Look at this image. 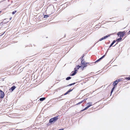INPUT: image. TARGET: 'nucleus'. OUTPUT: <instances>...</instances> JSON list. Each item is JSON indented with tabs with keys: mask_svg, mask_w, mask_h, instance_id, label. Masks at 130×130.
I'll list each match as a JSON object with an SVG mask.
<instances>
[{
	"mask_svg": "<svg viewBox=\"0 0 130 130\" xmlns=\"http://www.w3.org/2000/svg\"><path fill=\"white\" fill-rule=\"evenodd\" d=\"M10 4H9V5H8V6H10Z\"/></svg>",
	"mask_w": 130,
	"mask_h": 130,
	"instance_id": "obj_50",
	"label": "nucleus"
},
{
	"mask_svg": "<svg viewBox=\"0 0 130 130\" xmlns=\"http://www.w3.org/2000/svg\"><path fill=\"white\" fill-rule=\"evenodd\" d=\"M125 33L126 32L125 31H119L117 35L118 36L121 37H123L125 35Z\"/></svg>",
	"mask_w": 130,
	"mask_h": 130,
	"instance_id": "obj_2",
	"label": "nucleus"
},
{
	"mask_svg": "<svg viewBox=\"0 0 130 130\" xmlns=\"http://www.w3.org/2000/svg\"><path fill=\"white\" fill-rule=\"evenodd\" d=\"M89 64V63L88 62H86L85 63V64H86V65H87V64Z\"/></svg>",
	"mask_w": 130,
	"mask_h": 130,
	"instance_id": "obj_36",
	"label": "nucleus"
},
{
	"mask_svg": "<svg viewBox=\"0 0 130 130\" xmlns=\"http://www.w3.org/2000/svg\"><path fill=\"white\" fill-rule=\"evenodd\" d=\"M74 89V87L72 89H69L66 93H65L64 94H63L61 95L59 97L60 98H61V96H62L63 95H67L69 93H70V92L72 91Z\"/></svg>",
	"mask_w": 130,
	"mask_h": 130,
	"instance_id": "obj_3",
	"label": "nucleus"
},
{
	"mask_svg": "<svg viewBox=\"0 0 130 130\" xmlns=\"http://www.w3.org/2000/svg\"><path fill=\"white\" fill-rule=\"evenodd\" d=\"M49 16V15H44V18H46L48 17Z\"/></svg>",
	"mask_w": 130,
	"mask_h": 130,
	"instance_id": "obj_21",
	"label": "nucleus"
},
{
	"mask_svg": "<svg viewBox=\"0 0 130 130\" xmlns=\"http://www.w3.org/2000/svg\"><path fill=\"white\" fill-rule=\"evenodd\" d=\"M99 41H98V42H97L96 43H95L94 44V45H95V44H96V43H97L98 42H99Z\"/></svg>",
	"mask_w": 130,
	"mask_h": 130,
	"instance_id": "obj_45",
	"label": "nucleus"
},
{
	"mask_svg": "<svg viewBox=\"0 0 130 130\" xmlns=\"http://www.w3.org/2000/svg\"><path fill=\"white\" fill-rule=\"evenodd\" d=\"M94 63H95V62H92L91 63L89 64V65L90 66H91L93 65V64Z\"/></svg>",
	"mask_w": 130,
	"mask_h": 130,
	"instance_id": "obj_29",
	"label": "nucleus"
},
{
	"mask_svg": "<svg viewBox=\"0 0 130 130\" xmlns=\"http://www.w3.org/2000/svg\"><path fill=\"white\" fill-rule=\"evenodd\" d=\"M16 88V87L15 86H13L11 87L9 89L10 90H11V91H13Z\"/></svg>",
	"mask_w": 130,
	"mask_h": 130,
	"instance_id": "obj_10",
	"label": "nucleus"
},
{
	"mask_svg": "<svg viewBox=\"0 0 130 130\" xmlns=\"http://www.w3.org/2000/svg\"><path fill=\"white\" fill-rule=\"evenodd\" d=\"M84 66V67H86L87 66V65L86 64H84V65H83Z\"/></svg>",
	"mask_w": 130,
	"mask_h": 130,
	"instance_id": "obj_33",
	"label": "nucleus"
},
{
	"mask_svg": "<svg viewBox=\"0 0 130 130\" xmlns=\"http://www.w3.org/2000/svg\"><path fill=\"white\" fill-rule=\"evenodd\" d=\"M115 86H113L112 88V89L111 91V94H110V96L111 95L112 93L113 92V90H114V89H115Z\"/></svg>",
	"mask_w": 130,
	"mask_h": 130,
	"instance_id": "obj_14",
	"label": "nucleus"
},
{
	"mask_svg": "<svg viewBox=\"0 0 130 130\" xmlns=\"http://www.w3.org/2000/svg\"><path fill=\"white\" fill-rule=\"evenodd\" d=\"M5 96L4 92L2 90H0V99L3 98Z\"/></svg>",
	"mask_w": 130,
	"mask_h": 130,
	"instance_id": "obj_4",
	"label": "nucleus"
},
{
	"mask_svg": "<svg viewBox=\"0 0 130 130\" xmlns=\"http://www.w3.org/2000/svg\"><path fill=\"white\" fill-rule=\"evenodd\" d=\"M63 100V99H60V100H59L58 101H61V100Z\"/></svg>",
	"mask_w": 130,
	"mask_h": 130,
	"instance_id": "obj_40",
	"label": "nucleus"
},
{
	"mask_svg": "<svg viewBox=\"0 0 130 130\" xmlns=\"http://www.w3.org/2000/svg\"><path fill=\"white\" fill-rule=\"evenodd\" d=\"M1 12H2V11H0V13H1Z\"/></svg>",
	"mask_w": 130,
	"mask_h": 130,
	"instance_id": "obj_51",
	"label": "nucleus"
},
{
	"mask_svg": "<svg viewBox=\"0 0 130 130\" xmlns=\"http://www.w3.org/2000/svg\"><path fill=\"white\" fill-rule=\"evenodd\" d=\"M77 66V70H78L79 69V68H80L81 66H80L79 65H78L76 66Z\"/></svg>",
	"mask_w": 130,
	"mask_h": 130,
	"instance_id": "obj_22",
	"label": "nucleus"
},
{
	"mask_svg": "<svg viewBox=\"0 0 130 130\" xmlns=\"http://www.w3.org/2000/svg\"><path fill=\"white\" fill-rule=\"evenodd\" d=\"M66 35H64V37H66Z\"/></svg>",
	"mask_w": 130,
	"mask_h": 130,
	"instance_id": "obj_48",
	"label": "nucleus"
},
{
	"mask_svg": "<svg viewBox=\"0 0 130 130\" xmlns=\"http://www.w3.org/2000/svg\"><path fill=\"white\" fill-rule=\"evenodd\" d=\"M111 47H110V46H109V47L108 48V49L107 50L106 52H107H107H108L109 50L110 49V48Z\"/></svg>",
	"mask_w": 130,
	"mask_h": 130,
	"instance_id": "obj_32",
	"label": "nucleus"
},
{
	"mask_svg": "<svg viewBox=\"0 0 130 130\" xmlns=\"http://www.w3.org/2000/svg\"><path fill=\"white\" fill-rule=\"evenodd\" d=\"M55 99H57V100H58V98H56Z\"/></svg>",
	"mask_w": 130,
	"mask_h": 130,
	"instance_id": "obj_44",
	"label": "nucleus"
},
{
	"mask_svg": "<svg viewBox=\"0 0 130 130\" xmlns=\"http://www.w3.org/2000/svg\"><path fill=\"white\" fill-rule=\"evenodd\" d=\"M88 108L87 107H85L83 109L81 110V112L83 111L84 110H85L86 109H88Z\"/></svg>",
	"mask_w": 130,
	"mask_h": 130,
	"instance_id": "obj_20",
	"label": "nucleus"
},
{
	"mask_svg": "<svg viewBox=\"0 0 130 130\" xmlns=\"http://www.w3.org/2000/svg\"><path fill=\"white\" fill-rule=\"evenodd\" d=\"M109 35H107L106 36H105L103 37H102V38L100 39L99 40V41H101L102 40H104V39H106L107 38H108V37H109Z\"/></svg>",
	"mask_w": 130,
	"mask_h": 130,
	"instance_id": "obj_5",
	"label": "nucleus"
},
{
	"mask_svg": "<svg viewBox=\"0 0 130 130\" xmlns=\"http://www.w3.org/2000/svg\"><path fill=\"white\" fill-rule=\"evenodd\" d=\"M53 13V12H51V14H52Z\"/></svg>",
	"mask_w": 130,
	"mask_h": 130,
	"instance_id": "obj_53",
	"label": "nucleus"
},
{
	"mask_svg": "<svg viewBox=\"0 0 130 130\" xmlns=\"http://www.w3.org/2000/svg\"><path fill=\"white\" fill-rule=\"evenodd\" d=\"M8 2H9V0H8Z\"/></svg>",
	"mask_w": 130,
	"mask_h": 130,
	"instance_id": "obj_49",
	"label": "nucleus"
},
{
	"mask_svg": "<svg viewBox=\"0 0 130 130\" xmlns=\"http://www.w3.org/2000/svg\"><path fill=\"white\" fill-rule=\"evenodd\" d=\"M71 77L70 76L66 78V80H69L71 79Z\"/></svg>",
	"mask_w": 130,
	"mask_h": 130,
	"instance_id": "obj_19",
	"label": "nucleus"
},
{
	"mask_svg": "<svg viewBox=\"0 0 130 130\" xmlns=\"http://www.w3.org/2000/svg\"><path fill=\"white\" fill-rule=\"evenodd\" d=\"M116 80H117V81L118 82V83L119 82H120L121 81V79H118Z\"/></svg>",
	"mask_w": 130,
	"mask_h": 130,
	"instance_id": "obj_30",
	"label": "nucleus"
},
{
	"mask_svg": "<svg viewBox=\"0 0 130 130\" xmlns=\"http://www.w3.org/2000/svg\"><path fill=\"white\" fill-rule=\"evenodd\" d=\"M45 99H46V98L43 97V98H40L39 99V100L40 101H42L44 100H45Z\"/></svg>",
	"mask_w": 130,
	"mask_h": 130,
	"instance_id": "obj_15",
	"label": "nucleus"
},
{
	"mask_svg": "<svg viewBox=\"0 0 130 130\" xmlns=\"http://www.w3.org/2000/svg\"><path fill=\"white\" fill-rule=\"evenodd\" d=\"M87 99L88 98H86L84 99V100L82 101V103H83L84 102L86 101L87 100Z\"/></svg>",
	"mask_w": 130,
	"mask_h": 130,
	"instance_id": "obj_26",
	"label": "nucleus"
},
{
	"mask_svg": "<svg viewBox=\"0 0 130 130\" xmlns=\"http://www.w3.org/2000/svg\"><path fill=\"white\" fill-rule=\"evenodd\" d=\"M52 124L51 123H50V122L48 123L47 124V125L48 126Z\"/></svg>",
	"mask_w": 130,
	"mask_h": 130,
	"instance_id": "obj_27",
	"label": "nucleus"
},
{
	"mask_svg": "<svg viewBox=\"0 0 130 130\" xmlns=\"http://www.w3.org/2000/svg\"><path fill=\"white\" fill-rule=\"evenodd\" d=\"M13 1H11V3H13Z\"/></svg>",
	"mask_w": 130,
	"mask_h": 130,
	"instance_id": "obj_43",
	"label": "nucleus"
},
{
	"mask_svg": "<svg viewBox=\"0 0 130 130\" xmlns=\"http://www.w3.org/2000/svg\"><path fill=\"white\" fill-rule=\"evenodd\" d=\"M92 102H89V103H87V105H87V107L88 108H89L92 105Z\"/></svg>",
	"mask_w": 130,
	"mask_h": 130,
	"instance_id": "obj_6",
	"label": "nucleus"
},
{
	"mask_svg": "<svg viewBox=\"0 0 130 130\" xmlns=\"http://www.w3.org/2000/svg\"><path fill=\"white\" fill-rule=\"evenodd\" d=\"M74 70H77V69H76V67H75V68H74Z\"/></svg>",
	"mask_w": 130,
	"mask_h": 130,
	"instance_id": "obj_39",
	"label": "nucleus"
},
{
	"mask_svg": "<svg viewBox=\"0 0 130 130\" xmlns=\"http://www.w3.org/2000/svg\"><path fill=\"white\" fill-rule=\"evenodd\" d=\"M99 41H98V42H97L96 43H95L94 44V45H95V44H96V43H97L98 42H99Z\"/></svg>",
	"mask_w": 130,
	"mask_h": 130,
	"instance_id": "obj_46",
	"label": "nucleus"
},
{
	"mask_svg": "<svg viewBox=\"0 0 130 130\" xmlns=\"http://www.w3.org/2000/svg\"><path fill=\"white\" fill-rule=\"evenodd\" d=\"M82 103V101H81V102H79L78 103H77L76 104V105H78L80 104H81Z\"/></svg>",
	"mask_w": 130,
	"mask_h": 130,
	"instance_id": "obj_28",
	"label": "nucleus"
},
{
	"mask_svg": "<svg viewBox=\"0 0 130 130\" xmlns=\"http://www.w3.org/2000/svg\"><path fill=\"white\" fill-rule=\"evenodd\" d=\"M101 60H102L101 59V58H100L99 59H98V60H96V61H95L94 62L95 63H96L100 61Z\"/></svg>",
	"mask_w": 130,
	"mask_h": 130,
	"instance_id": "obj_16",
	"label": "nucleus"
},
{
	"mask_svg": "<svg viewBox=\"0 0 130 130\" xmlns=\"http://www.w3.org/2000/svg\"><path fill=\"white\" fill-rule=\"evenodd\" d=\"M89 95V93H87L86 95H85L84 96H85L86 97H87V96H88Z\"/></svg>",
	"mask_w": 130,
	"mask_h": 130,
	"instance_id": "obj_31",
	"label": "nucleus"
},
{
	"mask_svg": "<svg viewBox=\"0 0 130 130\" xmlns=\"http://www.w3.org/2000/svg\"><path fill=\"white\" fill-rule=\"evenodd\" d=\"M64 128H61L59 129H58V130H63Z\"/></svg>",
	"mask_w": 130,
	"mask_h": 130,
	"instance_id": "obj_38",
	"label": "nucleus"
},
{
	"mask_svg": "<svg viewBox=\"0 0 130 130\" xmlns=\"http://www.w3.org/2000/svg\"><path fill=\"white\" fill-rule=\"evenodd\" d=\"M77 82H76V83H73L71 84H69V85H68L67 86H65V87H66L67 86H67H72V85H74L76 83H77Z\"/></svg>",
	"mask_w": 130,
	"mask_h": 130,
	"instance_id": "obj_12",
	"label": "nucleus"
},
{
	"mask_svg": "<svg viewBox=\"0 0 130 130\" xmlns=\"http://www.w3.org/2000/svg\"><path fill=\"white\" fill-rule=\"evenodd\" d=\"M116 41L114 40H113V42H112V43L110 45V47H111L112 46V45L114 44V43L116 42Z\"/></svg>",
	"mask_w": 130,
	"mask_h": 130,
	"instance_id": "obj_11",
	"label": "nucleus"
},
{
	"mask_svg": "<svg viewBox=\"0 0 130 130\" xmlns=\"http://www.w3.org/2000/svg\"><path fill=\"white\" fill-rule=\"evenodd\" d=\"M127 35H128L130 34V30L128 31V32L127 33Z\"/></svg>",
	"mask_w": 130,
	"mask_h": 130,
	"instance_id": "obj_34",
	"label": "nucleus"
},
{
	"mask_svg": "<svg viewBox=\"0 0 130 130\" xmlns=\"http://www.w3.org/2000/svg\"><path fill=\"white\" fill-rule=\"evenodd\" d=\"M8 22V21H7V22H4V23H6L7 22Z\"/></svg>",
	"mask_w": 130,
	"mask_h": 130,
	"instance_id": "obj_42",
	"label": "nucleus"
},
{
	"mask_svg": "<svg viewBox=\"0 0 130 130\" xmlns=\"http://www.w3.org/2000/svg\"><path fill=\"white\" fill-rule=\"evenodd\" d=\"M58 116L51 118L49 120L50 123H51L52 124H54L58 120Z\"/></svg>",
	"mask_w": 130,
	"mask_h": 130,
	"instance_id": "obj_1",
	"label": "nucleus"
},
{
	"mask_svg": "<svg viewBox=\"0 0 130 130\" xmlns=\"http://www.w3.org/2000/svg\"><path fill=\"white\" fill-rule=\"evenodd\" d=\"M80 66H81L80 68H81V69L82 70H83L84 69V67L83 66H81V65Z\"/></svg>",
	"mask_w": 130,
	"mask_h": 130,
	"instance_id": "obj_25",
	"label": "nucleus"
},
{
	"mask_svg": "<svg viewBox=\"0 0 130 130\" xmlns=\"http://www.w3.org/2000/svg\"><path fill=\"white\" fill-rule=\"evenodd\" d=\"M85 61L84 59H83L81 61V65H83L84 64H85Z\"/></svg>",
	"mask_w": 130,
	"mask_h": 130,
	"instance_id": "obj_7",
	"label": "nucleus"
},
{
	"mask_svg": "<svg viewBox=\"0 0 130 130\" xmlns=\"http://www.w3.org/2000/svg\"><path fill=\"white\" fill-rule=\"evenodd\" d=\"M72 73L70 74V76H73L75 75L76 73L74 72V71H73L71 72Z\"/></svg>",
	"mask_w": 130,
	"mask_h": 130,
	"instance_id": "obj_13",
	"label": "nucleus"
},
{
	"mask_svg": "<svg viewBox=\"0 0 130 130\" xmlns=\"http://www.w3.org/2000/svg\"><path fill=\"white\" fill-rule=\"evenodd\" d=\"M118 83V82L117 80H116L114 81L113 83V86H116Z\"/></svg>",
	"mask_w": 130,
	"mask_h": 130,
	"instance_id": "obj_9",
	"label": "nucleus"
},
{
	"mask_svg": "<svg viewBox=\"0 0 130 130\" xmlns=\"http://www.w3.org/2000/svg\"><path fill=\"white\" fill-rule=\"evenodd\" d=\"M122 39L121 37H120L118 38L116 40H115L116 41V42L117 41L118 42H120L122 41Z\"/></svg>",
	"mask_w": 130,
	"mask_h": 130,
	"instance_id": "obj_8",
	"label": "nucleus"
},
{
	"mask_svg": "<svg viewBox=\"0 0 130 130\" xmlns=\"http://www.w3.org/2000/svg\"><path fill=\"white\" fill-rule=\"evenodd\" d=\"M84 54H83L82 56L80 57V59H82V60L83 59H84L83 58V57H84Z\"/></svg>",
	"mask_w": 130,
	"mask_h": 130,
	"instance_id": "obj_24",
	"label": "nucleus"
},
{
	"mask_svg": "<svg viewBox=\"0 0 130 130\" xmlns=\"http://www.w3.org/2000/svg\"><path fill=\"white\" fill-rule=\"evenodd\" d=\"M77 70H75L74 71V72H75L76 73H77Z\"/></svg>",
	"mask_w": 130,
	"mask_h": 130,
	"instance_id": "obj_35",
	"label": "nucleus"
},
{
	"mask_svg": "<svg viewBox=\"0 0 130 130\" xmlns=\"http://www.w3.org/2000/svg\"><path fill=\"white\" fill-rule=\"evenodd\" d=\"M107 52H106L105 54V55H103L101 57V59H103V58H104L105 57L106 55V54H107Z\"/></svg>",
	"mask_w": 130,
	"mask_h": 130,
	"instance_id": "obj_17",
	"label": "nucleus"
},
{
	"mask_svg": "<svg viewBox=\"0 0 130 130\" xmlns=\"http://www.w3.org/2000/svg\"><path fill=\"white\" fill-rule=\"evenodd\" d=\"M110 43V41H109V43Z\"/></svg>",
	"mask_w": 130,
	"mask_h": 130,
	"instance_id": "obj_52",
	"label": "nucleus"
},
{
	"mask_svg": "<svg viewBox=\"0 0 130 130\" xmlns=\"http://www.w3.org/2000/svg\"><path fill=\"white\" fill-rule=\"evenodd\" d=\"M125 79L128 80H130V75H129V76L128 77H126L125 78Z\"/></svg>",
	"mask_w": 130,
	"mask_h": 130,
	"instance_id": "obj_18",
	"label": "nucleus"
},
{
	"mask_svg": "<svg viewBox=\"0 0 130 130\" xmlns=\"http://www.w3.org/2000/svg\"><path fill=\"white\" fill-rule=\"evenodd\" d=\"M4 20L3 21H4V22H4Z\"/></svg>",
	"mask_w": 130,
	"mask_h": 130,
	"instance_id": "obj_55",
	"label": "nucleus"
},
{
	"mask_svg": "<svg viewBox=\"0 0 130 130\" xmlns=\"http://www.w3.org/2000/svg\"><path fill=\"white\" fill-rule=\"evenodd\" d=\"M99 41H98V42H97L96 43H95L94 44V45H95V44H96V43H97L98 42H99Z\"/></svg>",
	"mask_w": 130,
	"mask_h": 130,
	"instance_id": "obj_47",
	"label": "nucleus"
},
{
	"mask_svg": "<svg viewBox=\"0 0 130 130\" xmlns=\"http://www.w3.org/2000/svg\"><path fill=\"white\" fill-rule=\"evenodd\" d=\"M118 42H117V43H116V44L114 46H115L117 44H118Z\"/></svg>",
	"mask_w": 130,
	"mask_h": 130,
	"instance_id": "obj_37",
	"label": "nucleus"
},
{
	"mask_svg": "<svg viewBox=\"0 0 130 130\" xmlns=\"http://www.w3.org/2000/svg\"><path fill=\"white\" fill-rule=\"evenodd\" d=\"M4 33H5V32H4V33H3V34H4Z\"/></svg>",
	"mask_w": 130,
	"mask_h": 130,
	"instance_id": "obj_54",
	"label": "nucleus"
},
{
	"mask_svg": "<svg viewBox=\"0 0 130 130\" xmlns=\"http://www.w3.org/2000/svg\"><path fill=\"white\" fill-rule=\"evenodd\" d=\"M12 19V17H10V19H9L10 20H11Z\"/></svg>",
	"mask_w": 130,
	"mask_h": 130,
	"instance_id": "obj_41",
	"label": "nucleus"
},
{
	"mask_svg": "<svg viewBox=\"0 0 130 130\" xmlns=\"http://www.w3.org/2000/svg\"><path fill=\"white\" fill-rule=\"evenodd\" d=\"M17 12V10H15L14 11H13L12 12V14L13 15L14 14Z\"/></svg>",
	"mask_w": 130,
	"mask_h": 130,
	"instance_id": "obj_23",
	"label": "nucleus"
}]
</instances>
